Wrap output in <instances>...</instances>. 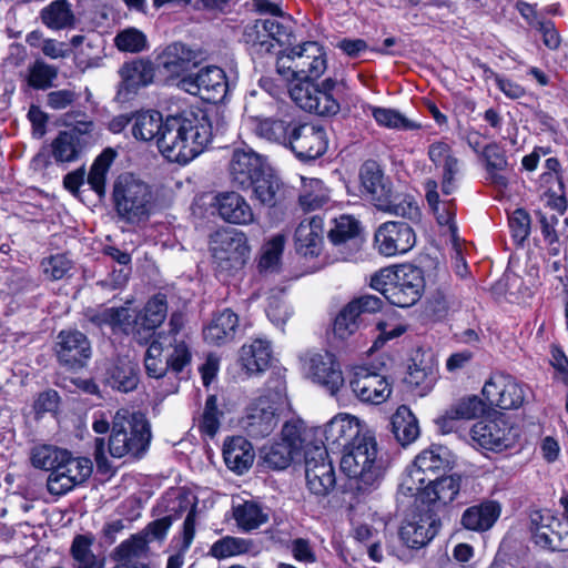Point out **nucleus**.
Listing matches in <instances>:
<instances>
[{"mask_svg":"<svg viewBox=\"0 0 568 568\" xmlns=\"http://www.w3.org/2000/svg\"><path fill=\"white\" fill-rule=\"evenodd\" d=\"M430 477L424 476L414 465H412L403 476L398 486V496L416 497L422 501V491L429 483Z\"/></svg>","mask_w":568,"mask_h":568,"instance_id":"nucleus-58","label":"nucleus"},{"mask_svg":"<svg viewBox=\"0 0 568 568\" xmlns=\"http://www.w3.org/2000/svg\"><path fill=\"white\" fill-rule=\"evenodd\" d=\"M383 300L375 295H362L351 301L336 316L334 322V334L345 339L354 334L365 314L381 311Z\"/></svg>","mask_w":568,"mask_h":568,"instance_id":"nucleus-19","label":"nucleus"},{"mask_svg":"<svg viewBox=\"0 0 568 568\" xmlns=\"http://www.w3.org/2000/svg\"><path fill=\"white\" fill-rule=\"evenodd\" d=\"M501 514V505L486 499L477 505L466 508L462 515V526L471 531L484 532L489 530Z\"/></svg>","mask_w":568,"mask_h":568,"instance_id":"nucleus-28","label":"nucleus"},{"mask_svg":"<svg viewBox=\"0 0 568 568\" xmlns=\"http://www.w3.org/2000/svg\"><path fill=\"white\" fill-rule=\"evenodd\" d=\"M336 84L337 81L333 78H327L318 84L312 113L321 116L335 115L338 113L339 103L333 95Z\"/></svg>","mask_w":568,"mask_h":568,"instance_id":"nucleus-49","label":"nucleus"},{"mask_svg":"<svg viewBox=\"0 0 568 568\" xmlns=\"http://www.w3.org/2000/svg\"><path fill=\"white\" fill-rule=\"evenodd\" d=\"M481 393L490 406L508 410L521 407L530 389L509 374L495 373L486 381Z\"/></svg>","mask_w":568,"mask_h":568,"instance_id":"nucleus-9","label":"nucleus"},{"mask_svg":"<svg viewBox=\"0 0 568 568\" xmlns=\"http://www.w3.org/2000/svg\"><path fill=\"white\" fill-rule=\"evenodd\" d=\"M92 429L97 434L110 430L108 444L103 437L94 440V458L99 469L108 466L106 453L113 458L125 456L140 458L146 452L151 440L149 422L140 414L119 409L110 423L103 413L94 417Z\"/></svg>","mask_w":568,"mask_h":568,"instance_id":"nucleus-2","label":"nucleus"},{"mask_svg":"<svg viewBox=\"0 0 568 568\" xmlns=\"http://www.w3.org/2000/svg\"><path fill=\"white\" fill-rule=\"evenodd\" d=\"M255 199L264 206L274 207L284 200L283 183L275 176L263 174L252 185Z\"/></svg>","mask_w":568,"mask_h":568,"instance_id":"nucleus-43","label":"nucleus"},{"mask_svg":"<svg viewBox=\"0 0 568 568\" xmlns=\"http://www.w3.org/2000/svg\"><path fill=\"white\" fill-rule=\"evenodd\" d=\"M214 206L222 220L231 224L250 225L255 222V214L246 199L237 192L219 193Z\"/></svg>","mask_w":568,"mask_h":568,"instance_id":"nucleus-25","label":"nucleus"},{"mask_svg":"<svg viewBox=\"0 0 568 568\" xmlns=\"http://www.w3.org/2000/svg\"><path fill=\"white\" fill-rule=\"evenodd\" d=\"M197 64V53L181 42L168 45L159 57V65L171 78H183L192 67Z\"/></svg>","mask_w":568,"mask_h":568,"instance_id":"nucleus-27","label":"nucleus"},{"mask_svg":"<svg viewBox=\"0 0 568 568\" xmlns=\"http://www.w3.org/2000/svg\"><path fill=\"white\" fill-rule=\"evenodd\" d=\"M92 462L87 457H73L70 452L55 473H50L47 487L50 494L61 496L83 484L92 474Z\"/></svg>","mask_w":568,"mask_h":568,"instance_id":"nucleus-13","label":"nucleus"},{"mask_svg":"<svg viewBox=\"0 0 568 568\" xmlns=\"http://www.w3.org/2000/svg\"><path fill=\"white\" fill-rule=\"evenodd\" d=\"M305 477L310 491L326 496L335 486L336 478L326 447L314 445L305 448Z\"/></svg>","mask_w":568,"mask_h":568,"instance_id":"nucleus-12","label":"nucleus"},{"mask_svg":"<svg viewBox=\"0 0 568 568\" xmlns=\"http://www.w3.org/2000/svg\"><path fill=\"white\" fill-rule=\"evenodd\" d=\"M428 158L436 168H443L442 192L445 195L456 190L455 176L458 173V159L452 148L443 142H434L428 146Z\"/></svg>","mask_w":568,"mask_h":568,"instance_id":"nucleus-29","label":"nucleus"},{"mask_svg":"<svg viewBox=\"0 0 568 568\" xmlns=\"http://www.w3.org/2000/svg\"><path fill=\"white\" fill-rule=\"evenodd\" d=\"M57 77L58 68L42 60H37L29 69L28 82L34 89L44 90L52 85Z\"/></svg>","mask_w":568,"mask_h":568,"instance_id":"nucleus-59","label":"nucleus"},{"mask_svg":"<svg viewBox=\"0 0 568 568\" xmlns=\"http://www.w3.org/2000/svg\"><path fill=\"white\" fill-rule=\"evenodd\" d=\"M276 409L274 403L266 396L255 399L241 420L246 435L261 439L272 434L278 423Z\"/></svg>","mask_w":568,"mask_h":568,"instance_id":"nucleus-20","label":"nucleus"},{"mask_svg":"<svg viewBox=\"0 0 568 568\" xmlns=\"http://www.w3.org/2000/svg\"><path fill=\"white\" fill-rule=\"evenodd\" d=\"M315 79H300L292 84L288 92L292 100L302 110L312 113L314 98L317 92L318 84L314 83Z\"/></svg>","mask_w":568,"mask_h":568,"instance_id":"nucleus-57","label":"nucleus"},{"mask_svg":"<svg viewBox=\"0 0 568 568\" xmlns=\"http://www.w3.org/2000/svg\"><path fill=\"white\" fill-rule=\"evenodd\" d=\"M192 358L187 344L176 332L159 333L149 345L144 366L152 378L163 377L169 369L181 373Z\"/></svg>","mask_w":568,"mask_h":568,"instance_id":"nucleus-6","label":"nucleus"},{"mask_svg":"<svg viewBox=\"0 0 568 568\" xmlns=\"http://www.w3.org/2000/svg\"><path fill=\"white\" fill-rule=\"evenodd\" d=\"M320 433L324 437L321 446L327 450L343 448V452L351 448L357 439L369 435L363 432L359 420L349 414L334 416Z\"/></svg>","mask_w":568,"mask_h":568,"instance_id":"nucleus-18","label":"nucleus"},{"mask_svg":"<svg viewBox=\"0 0 568 568\" xmlns=\"http://www.w3.org/2000/svg\"><path fill=\"white\" fill-rule=\"evenodd\" d=\"M223 412L217 408V397L215 395L207 396L203 413L199 418V430L202 435L213 438L221 426Z\"/></svg>","mask_w":568,"mask_h":568,"instance_id":"nucleus-54","label":"nucleus"},{"mask_svg":"<svg viewBox=\"0 0 568 568\" xmlns=\"http://www.w3.org/2000/svg\"><path fill=\"white\" fill-rule=\"evenodd\" d=\"M166 315V296L161 293L155 294L146 302L143 310L134 317L136 334H140L141 329L153 332L164 322Z\"/></svg>","mask_w":568,"mask_h":568,"instance_id":"nucleus-37","label":"nucleus"},{"mask_svg":"<svg viewBox=\"0 0 568 568\" xmlns=\"http://www.w3.org/2000/svg\"><path fill=\"white\" fill-rule=\"evenodd\" d=\"M285 236L276 234L272 236L263 246L258 267L263 272H274L277 270L285 246Z\"/></svg>","mask_w":568,"mask_h":568,"instance_id":"nucleus-53","label":"nucleus"},{"mask_svg":"<svg viewBox=\"0 0 568 568\" xmlns=\"http://www.w3.org/2000/svg\"><path fill=\"white\" fill-rule=\"evenodd\" d=\"M359 108L365 115H372L379 126L393 130H414L418 125L405 118L399 111L389 108H382L359 101L354 105Z\"/></svg>","mask_w":568,"mask_h":568,"instance_id":"nucleus-38","label":"nucleus"},{"mask_svg":"<svg viewBox=\"0 0 568 568\" xmlns=\"http://www.w3.org/2000/svg\"><path fill=\"white\" fill-rule=\"evenodd\" d=\"M449 453L446 447L433 445L420 452L413 465L424 475L436 478L449 466Z\"/></svg>","mask_w":568,"mask_h":568,"instance_id":"nucleus-41","label":"nucleus"},{"mask_svg":"<svg viewBox=\"0 0 568 568\" xmlns=\"http://www.w3.org/2000/svg\"><path fill=\"white\" fill-rule=\"evenodd\" d=\"M471 439L481 448L503 452L517 440L514 427L504 418L479 420L470 429Z\"/></svg>","mask_w":568,"mask_h":568,"instance_id":"nucleus-17","label":"nucleus"},{"mask_svg":"<svg viewBox=\"0 0 568 568\" xmlns=\"http://www.w3.org/2000/svg\"><path fill=\"white\" fill-rule=\"evenodd\" d=\"M341 469L356 490L369 493L377 489L384 479L386 463L378 452L375 437L368 435L354 442L343 453Z\"/></svg>","mask_w":568,"mask_h":568,"instance_id":"nucleus-3","label":"nucleus"},{"mask_svg":"<svg viewBox=\"0 0 568 568\" xmlns=\"http://www.w3.org/2000/svg\"><path fill=\"white\" fill-rule=\"evenodd\" d=\"M329 202L328 190L318 179L303 181L298 203L303 211L312 212L324 207Z\"/></svg>","mask_w":568,"mask_h":568,"instance_id":"nucleus-46","label":"nucleus"},{"mask_svg":"<svg viewBox=\"0 0 568 568\" xmlns=\"http://www.w3.org/2000/svg\"><path fill=\"white\" fill-rule=\"evenodd\" d=\"M112 200L120 220L129 224L148 221L155 206L151 185L132 173H122L116 178Z\"/></svg>","mask_w":568,"mask_h":568,"instance_id":"nucleus-5","label":"nucleus"},{"mask_svg":"<svg viewBox=\"0 0 568 568\" xmlns=\"http://www.w3.org/2000/svg\"><path fill=\"white\" fill-rule=\"evenodd\" d=\"M326 68V52L316 41L292 47L276 59V70L286 79H318Z\"/></svg>","mask_w":568,"mask_h":568,"instance_id":"nucleus-7","label":"nucleus"},{"mask_svg":"<svg viewBox=\"0 0 568 568\" xmlns=\"http://www.w3.org/2000/svg\"><path fill=\"white\" fill-rule=\"evenodd\" d=\"M115 45L123 52H141L146 48V37L138 29L121 31L114 39Z\"/></svg>","mask_w":568,"mask_h":568,"instance_id":"nucleus-64","label":"nucleus"},{"mask_svg":"<svg viewBox=\"0 0 568 568\" xmlns=\"http://www.w3.org/2000/svg\"><path fill=\"white\" fill-rule=\"evenodd\" d=\"M323 219L314 215L300 222L294 234L295 250L303 256H317L323 244Z\"/></svg>","mask_w":568,"mask_h":568,"instance_id":"nucleus-26","label":"nucleus"},{"mask_svg":"<svg viewBox=\"0 0 568 568\" xmlns=\"http://www.w3.org/2000/svg\"><path fill=\"white\" fill-rule=\"evenodd\" d=\"M120 74L128 89H135L152 81L153 69L149 62L139 60L123 64Z\"/></svg>","mask_w":568,"mask_h":568,"instance_id":"nucleus-50","label":"nucleus"},{"mask_svg":"<svg viewBox=\"0 0 568 568\" xmlns=\"http://www.w3.org/2000/svg\"><path fill=\"white\" fill-rule=\"evenodd\" d=\"M178 87L211 103L223 101L229 89L224 70L215 65L202 68L194 74H185L179 80Z\"/></svg>","mask_w":568,"mask_h":568,"instance_id":"nucleus-10","label":"nucleus"},{"mask_svg":"<svg viewBox=\"0 0 568 568\" xmlns=\"http://www.w3.org/2000/svg\"><path fill=\"white\" fill-rule=\"evenodd\" d=\"M327 148L328 136L322 125L297 121L286 149L300 161L308 162L324 155Z\"/></svg>","mask_w":568,"mask_h":568,"instance_id":"nucleus-11","label":"nucleus"},{"mask_svg":"<svg viewBox=\"0 0 568 568\" xmlns=\"http://www.w3.org/2000/svg\"><path fill=\"white\" fill-rule=\"evenodd\" d=\"M547 540L539 541V538H532L536 546L551 550V551H567L568 550V529L561 524V528L557 525H549L544 529Z\"/></svg>","mask_w":568,"mask_h":568,"instance_id":"nucleus-61","label":"nucleus"},{"mask_svg":"<svg viewBox=\"0 0 568 568\" xmlns=\"http://www.w3.org/2000/svg\"><path fill=\"white\" fill-rule=\"evenodd\" d=\"M390 425L396 440L404 447L414 443L420 433L417 418L405 405L393 414Z\"/></svg>","mask_w":568,"mask_h":568,"instance_id":"nucleus-40","label":"nucleus"},{"mask_svg":"<svg viewBox=\"0 0 568 568\" xmlns=\"http://www.w3.org/2000/svg\"><path fill=\"white\" fill-rule=\"evenodd\" d=\"M374 242L377 251L389 257L409 252L416 244V235L409 224L388 221L378 226Z\"/></svg>","mask_w":568,"mask_h":568,"instance_id":"nucleus-16","label":"nucleus"},{"mask_svg":"<svg viewBox=\"0 0 568 568\" xmlns=\"http://www.w3.org/2000/svg\"><path fill=\"white\" fill-rule=\"evenodd\" d=\"M292 36V24L283 17L256 20L245 30L246 41L257 45L260 51L264 52H271L273 42L280 45L291 44Z\"/></svg>","mask_w":568,"mask_h":568,"instance_id":"nucleus-15","label":"nucleus"},{"mask_svg":"<svg viewBox=\"0 0 568 568\" xmlns=\"http://www.w3.org/2000/svg\"><path fill=\"white\" fill-rule=\"evenodd\" d=\"M42 23L51 30L71 29L75 24V16L69 0H53L40 11Z\"/></svg>","mask_w":568,"mask_h":568,"instance_id":"nucleus-39","label":"nucleus"},{"mask_svg":"<svg viewBox=\"0 0 568 568\" xmlns=\"http://www.w3.org/2000/svg\"><path fill=\"white\" fill-rule=\"evenodd\" d=\"M369 286L382 293L390 304L403 308L410 307L422 297L423 272L413 265L384 267L371 276Z\"/></svg>","mask_w":568,"mask_h":568,"instance_id":"nucleus-4","label":"nucleus"},{"mask_svg":"<svg viewBox=\"0 0 568 568\" xmlns=\"http://www.w3.org/2000/svg\"><path fill=\"white\" fill-rule=\"evenodd\" d=\"M551 524L557 525V528H561V521L550 510H532L529 515V530L531 532V538H539V541H546L547 536L544 529Z\"/></svg>","mask_w":568,"mask_h":568,"instance_id":"nucleus-62","label":"nucleus"},{"mask_svg":"<svg viewBox=\"0 0 568 568\" xmlns=\"http://www.w3.org/2000/svg\"><path fill=\"white\" fill-rule=\"evenodd\" d=\"M87 148L84 135L75 130L61 131L51 143L52 156L57 162L77 161Z\"/></svg>","mask_w":568,"mask_h":568,"instance_id":"nucleus-33","label":"nucleus"},{"mask_svg":"<svg viewBox=\"0 0 568 568\" xmlns=\"http://www.w3.org/2000/svg\"><path fill=\"white\" fill-rule=\"evenodd\" d=\"M149 539L142 534L132 536L122 541L115 549V558L119 561L138 560L148 550Z\"/></svg>","mask_w":568,"mask_h":568,"instance_id":"nucleus-60","label":"nucleus"},{"mask_svg":"<svg viewBox=\"0 0 568 568\" xmlns=\"http://www.w3.org/2000/svg\"><path fill=\"white\" fill-rule=\"evenodd\" d=\"M239 326L237 315L229 308L216 314L204 328V339L213 345H222L231 342Z\"/></svg>","mask_w":568,"mask_h":568,"instance_id":"nucleus-34","label":"nucleus"},{"mask_svg":"<svg viewBox=\"0 0 568 568\" xmlns=\"http://www.w3.org/2000/svg\"><path fill=\"white\" fill-rule=\"evenodd\" d=\"M439 521L432 510L414 515L400 527V538L410 548H422L438 532Z\"/></svg>","mask_w":568,"mask_h":568,"instance_id":"nucleus-24","label":"nucleus"},{"mask_svg":"<svg viewBox=\"0 0 568 568\" xmlns=\"http://www.w3.org/2000/svg\"><path fill=\"white\" fill-rule=\"evenodd\" d=\"M261 453L264 464L273 469L288 467L295 454L288 444H281L280 442L263 447Z\"/></svg>","mask_w":568,"mask_h":568,"instance_id":"nucleus-56","label":"nucleus"},{"mask_svg":"<svg viewBox=\"0 0 568 568\" xmlns=\"http://www.w3.org/2000/svg\"><path fill=\"white\" fill-rule=\"evenodd\" d=\"M251 542L237 537L226 536L216 540L210 548V555L216 559H225L245 554L250 550Z\"/></svg>","mask_w":568,"mask_h":568,"instance_id":"nucleus-55","label":"nucleus"},{"mask_svg":"<svg viewBox=\"0 0 568 568\" xmlns=\"http://www.w3.org/2000/svg\"><path fill=\"white\" fill-rule=\"evenodd\" d=\"M262 158L251 149H234L229 162L227 172L231 183L242 190L252 187L263 174Z\"/></svg>","mask_w":568,"mask_h":568,"instance_id":"nucleus-21","label":"nucleus"},{"mask_svg":"<svg viewBox=\"0 0 568 568\" xmlns=\"http://www.w3.org/2000/svg\"><path fill=\"white\" fill-rule=\"evenodd\" d=\"M54 351L59 364L72 371L84 367L92 356L89 338L77 329L61 331L57 336Z\"/></svg>","mask_w":568,"mask_h":568,"instance_id":"nucleus-14","label":"nucleus"},{"mask_svg":"<svg viewBox=\"0 0 568 568\" xmlns=\"http://www.w3.org/2000/svg\"><path fill=\"white\" fill-rule=\"evenodd\" d=\"M210 251L215 271L229 276L244 267L250 258L251 247L244 232L224 229L211 236Z\"/></svg>","mask_w":568,"mask_h":568,"instance_id":"nucleus-8","label":"nucleus"},{"mask_svg":"<svg viewBox=\"0 0 568 568\" xmlns=\"http://www.w3.org/2000/svg\"><path fill=\"white\" fill-rule=\"evenodd\" d=\"M483 155L485 158L486 168L490 174L491 182L498 186H506L507 179L499 173L506 170L508 164L501 148L496 143L488 144L484 149Z\"/></svg>","mask_w":568,"mask_h":568,"instance_id":"nucleus-52","label":"nucleus"},{"mask_svg":"<svg viewBox=\"0 0 568 568\" xmlns=\"http://www.w3.org/2000/svg\"><path fill=\"white\" fill-rule=\"evenodd\" d=\"M287 549L297 562L312 565L317 561L316 545L310 538H293L290 540Z\"/></svg>","mask_w":568,"mask_h":568,"instance_id":"nucleus-63","label":"nucleus"},{"mask_svg":"<svg viewBox=\"0 0 568 568\" xmlns=\"http://www.w3.org/2000/svg\"><path fill=\"white\" fill-rule=\"evenodd\" d=\"M67 449L51 445L34 447L31 454V463L36 468L55 473L63 458L67 456Z\"/></svg>","mask_w":568,"mask_h":568,"instance_id":"nucleus-51","label":"nucleus"},{"mask_svg":"<svg viewBox=\"0 0 568 568\" xmlns=\"http://www.w3.org/2000/svg\"><path fill=\"white\" fill-rule=\"evenodd\" d=\"M355 396L364 403L378 405L390 395L392 389L387 379L367 368H357L349 382Z\"/></svg>","mask_w":568,"mask_h":568,"instance_id":"nucleus-23","label":"nucleus"},{"mask_svg":"<svg viewBox=\"0 0 568 568\" xmlns=\"http://www.w3.org/2000/svg\"><path fill=\"white\" fill-rule=\"evenodd\" d=\"M254 449L251 443L242 437L235 436L225 440L223 458L229 469L242 475L250 469L254 462Z\"/></svg>","mask_w":568,"mask_h":568,"instance_id":"nucleus-32","label":"nucleus"},{"mask_svg":"<svg viewBox=\"0 0 568 568\" xmlns=\"http://www.w3.org/2000/svg\"><path fill=\"white\" fill-rule=\"evenodd\" d=\"M115 156L116 153L114 150L110 148L103 150L102 153L94 160L88 174V184L100 199L105 194L106 174Z\"/></svg>","mask_w":568,"mask_h":568,"instance_id":"nucleus-47","label":"nucleus"},{"mask_svg":"<svg viewBox=\"0 0 568 568\" xmlns=\"http://www.w3.org/2000/svg\"><path fill=\"white\" fill-rule=\"evenodd\" d=\"M361 223L352 215H339L334 219L333 226L328 231V239L336 247L349 245L353 251H358L361 241Z\"/></svg>","mask_w":568,"mask_h":568,"instance_id":"nucleus-36","label":"nucleus"},{"mask_svg":"<svg viewBox=\"0 0 568 568\" xmlns=\"http://www.w3.org/2000/svg\"><path fill=\"white\" fill-rule=\"evenodd\" d=\"M233 517L240 529L251 531L266 523L267 515L254 501H244L233 507Z\"/></svg>","mask_w":568,"mask_h":568,"instance_id":"nucleus-48","label":"nucleus"},{"mask_svg":"<svg viewBox=\"0 0 568 568\" xmlns=\"http://www.w3.org/2000/svg\"><path fill=\"white\" fill-rule=\"evenodd\" d=\"M132 134L136 140L156 138L159 151L170 162L187 164L200 155L212 140V124L204 110L195 109L166 118L158 111H145L132 116Z\"/></svg>","mask_w":568,"mask_h":568,"instance_id":"nucleus-1","label":"nucleus"},{"mask_svg":"<svg viewBox=\"0 0 568 568\" xmlns=\"http://www.w3.org/2000/svg\"><path fill=\"white\" fill-rule=\"evenodd\" d=\"M108 383L120 392H132L139 383L135 366L130 361L119 359L108 369Z\"/></svg>","mask_w":568,"mask_h":568,"instance_id":"nucleus-44","label":"nucleus"},{"mask_svg":"<svg viewBox=\"0 0 568 568\" xmlns=\"http://www.w3.org/2000/svg\"><path fill=\"white\" fill-rule=\"evenodd\" d=\"M426 200L430 206L438 224L454 227L455 204L453 200L440 201L438 194V183L435 180H427L424 184Z\"/></svg>","mask_w":568,"mask_h":568,"instance_id":"nucleus-45","label":"nucleus"},{"mask_svg":"<svg viewBox=\"0 0 568 568\" xmlns=\"http://www.w3.org/2000/svg\"><path fill=\"white\" fill-rule=\"evenodd\" d=\"M296 122L288 114L258 118L254 131L258 138L287 148Z\"/></svg>","mask_w":568,"mask_h":568,"instance_id":"nucleus-31","label":"nucleus"},{"mask_svg":"<svg viewBox=\"0 0 568 568\" xmlns=\"http://www.w3.org/2000/svg\"><path fill=\"white\" fill-rule=\"evenodd\" d=\"M460 490V476L430 478L422 491V503L434 507L446 506L455 500Z\"/></svg>","mask_w":568,"mask_h":568,"instance_id":"nucleus-30","label":"nucleus"},{"mask_svg":"<svg viewBox=\"0 0 568 568\" xmlns=\"http://www.w3.org/2000/svg\"><path fill=\"white\" fill-rule=\"evenodd\" d=\"M272 359V347L267 339L256 338L241 348L240 361L248 374L266 371Z\"/></svg>","mask_w":568,"mask_h":568,"instance_id":"nucleus-35","label":"nucleus"},{"mask_svg":"<svg viewBox=\"0 0 568 568\" xmlns=\"http://www.w3.org/2000/svg\"><path fill=\"white\" fill-rule=\"evenodd\" d=\"M93 537L87 535H78L71 545V556L74 560L75 568H104L105 557L95 555L92 551Z\"/></svg>","mask_w":568,"mask_h":568,"instance_id":"nucleus-42","label":"nucleus"},{"mask_svg":"<svg viewBox=\"0 0 568 568\" xmlns=\"http://www.w3.org/2000/svg\"><path fill=\"white\" fill-rule=\"evenodd\" d=\"M307 374L313 382L325 387L332 395L344 385L341 365L329 352L314 353L306 361Z\"/></svg>","mask_w":568,"mask_h":568,"instance_id":"nucleus-22","label":"nucleus"}]
</instances>
